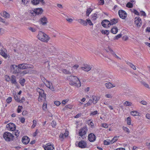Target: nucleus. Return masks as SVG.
Returning <instances> with one entry per match:
<instances>
[{"label": "nucleus", "mask_w": 150, "mask_h": 150, "mask_svg": "<svg viewBox=\"0 0 150 150\" xmlns=\"http://www.w3.org/2000/svg\"><path fill=\"white\" fill-rule=\"evenodd\" d=\"M68 80L69 81V84L72 86L80 87L81 86V82L76 76H70L67 77Z\"/></svg>", "instance_id": "f257e3e1"}, {"label": "nucleus", "mask_w": 150, "mask_h": 150, "mask_svg": "<svg viewBox=\"0 0 150 150\" xmlns=\"http://www.w3.org/2000/svg\"><path fill=\"white\" fill-rule=\"evenodd\" d=\"M37 37L40 40L44 42H47L50 39L47 35L40 31H39Z\"/></svg>", "instance_id": "f03ea898"}, {"label": "nucleus", "mask_w": 150, "mask_h": 150, "mask_svg": "<svg viewBox=\"0 0 150 150\" xmlns=\"http://www.w3.org/2000/svg\"><path fill=\"white\" fill-rule=\"evenodd\" d=\"M36 91L38 92L39 94L38 98V101L41 102L45 100L46 94L44 93V90L42 89L37 88L36 89Z\"/></svg>", "instance_id": "7ed1b4c3"}, {"label": "nucleus", "mask_w": 150, "mask_h": 150, "mask_svg": "<svg viewBox=\"0 0 150 150\" xmlns=\"http://www.w3.org/2000/svg\"><path fill=\"white\" fill-rule=\"evenodd\" d=\"M3 137L6 141L9 142L14 139L13 134L8 132H5L3 134Z\"/></svg>", "instance_id": "20e7f679"}, {"label": "nucleus", "mask_w": 150, "mask_h": 150, "mask_svg": "<svg viewBox=\"0 0 150 150\" xmlns=\"http://www.w3.org/2000/svg\"><path fill=\"white\" fill-rule=\"evenodd\" d=\"M18 67L20 69H33V66L31 64H21L18 65Z\"/></svg>", "instance_id": "39448f33"}, {"label": "nucleus", "mask_w": 150, "mask_h": 150, "mask_svg": "<svg viewBox=\"0 0 150 150\" xmlns=\"http://www.w3.org/2000/svg\"><path fill=\"white\" fill-rule=\"evenodd\" d=\"M87 131V129L86 127H83L81 128L79 130V136L82 137L83 139L84 138H86V134Z\"/></svg>", "instance_id": "423d86ee"}, {"label": "nucleus", "mask_w": 150, "mask_h": 150, "mask_svg": "<svg viewBox=\"0 0 150 150\" xmlns=\"http://www.w3.org/2000/svg\"><path fill=\"white\" fill-rule=\"evenodd\" d=\"M11 72L13 74H16L20 73V71L18 67V65H12L10 66Z\"/></svg>", "instance_id": "0eeeda50"}, {"label": "nucleus", "mask_w": 150, "mask_h": 150, "mask_svg": "<svg viewBox=\"0 0 150 150\" xmlns=\"http://www.w3.org/2000/svg\"><path fill=\"white\" fill-rule=\"evenodd\" d=\"M43 10L41 8H37L34 9V10L30 12L34 16L37 15H39L41 14L43 12Z\"/></svg>", "instance_id": "6e6552de"}, {"label": "nucleus", "mask_w": 150, "mask_h": 150, "mask_svg": "<svg viewBox=\"0 0 150 150\" xmlns=\"http://www.w3.org/2000/svg\"><path fill=\"white\" fill-rule=\"evenodd\" d=\"M40 24L43 25H46L48 23L47 19L45 16L40 18L39 20Z\"/></svg>", "instance_id": "1a4fd4ad"}, {"label": "nucleus", "mask_w": 150, "mask_h": 150, "mask_svg": "<svg viewBox=\"0 0 150 150\" xmlns=\"http://www.w3.org/2000/svg\"><path fill=\"white\" fill-rule=\"evenodd\" d=\"M118 14L120 17L123 19L125 18L127 16V14L125 11L120 10L118 11Z\"/></svg>", "instance_id": "9d476101"}, {"label": "nucleus", "mask_w": 150, "mask_h": 150, "mask_svg": "<svg viewBox=\"0 0 150 150\" xmlns=\"http://www.w3.org/2000/svg\"><path fill=\"white\" fill-rule=\"evenodd\" d=\"M142 21L139 17H137L135 18L134 24L138 27H139L142 25Z\"/></svg>", "instance_id": "9b49d317"}, {"label": "nucleus", "mask_w": 150, "mask_h": 150, "mask_svg": "<svg viewBox=\"0 0 150 150\" xmlns=\"http://www.w3.org/2000/svg\"><path fill=\"white\" fill-rule=\"evenodd\" d=\"M6 128L10 131H13L16 129V126L13 123H10L6 125Z\"/></svg>", "instance_id": "f8f14e48"}, {"label": "nucleus", "mask_w": 150, "mask_h": 150, "mask_svg": "<svg viewBox=\"0 0 150 150\" xmlns=\"http://www.w3.org/2000/svg\"><path fill=\"white\" fill-rule=\"evenodd\" d=\"M6 52V50L5 49H1L0 52V54L5 59L7 58V57H9V55L7 54Z\"/></svg>", "instance_id": "ddd939ff"}, {"label": "nucleus", "mask_w": 150, "mask_h": 150, "mask_svg": "<svg viewBox=\"0 0 150 150\" xmlns=\"http://www.w3.org/2000/svg\"><path fill=\"white\" fill-rule=\"evenodd\" d=\"M91 66L88 64H84L83 66L81 67V69L86 72H88L90 71L91 69Z\"/></svg>", "instance_id": "4468645a"}, {"label": "nucleus", "mask_w": 150, "mask_h": 150, "mask_svg": "<svg viewBox=\"0 0 150 150\" xmlns=\"http://www.w3.org/2000/svg\"><path fill=\"white\" fill-rule=\"evenodd\" d=\"M102 26L105 28H108L110 27V21L107 20H105L101 22Z\"/></svg>", "instance_id": "2eb2a0df"}, {"label": "nucleus", "mask_w": 150, "mask_h": 150, "mask_svg": "<svg viewBox=\"0 0 150 150\" xmlns=\"http://www.w3.org/2000/svg\"><path fill=\"white\" fill-rule=\"evenodd\" d=\"M44 79L45 80L44 81V83L45 84V86L48 88H49L51 90H53V88L52 86V83L50 81H47L45 79Z\"/></svg>", "instance_id": "dca6fc26"}, {"label": "nucleus", "mask_w": 150, "mask_h": 150, "mask_svg": "<svg viewBox=\"0 0 150 150\" xmlns=\"http://www.w3.org/2000/svg\"><path fill=\"white\" fill-rule=\"evenodd\" d=\"M78 146L81 148H83L86 147L87 146L86 143L84 141H79L78 144Z\"/></svg>", "instance_id": "f3484780"}, {"label": "nucleus", "mask_w": 150, "mask_h": 150, "mask_svg": "<svg viewBox=\"0 0 150 150\" xmlns=\"http://www.w3.org/2000/svg\"><path fill=\"white\" fill-rule=\"evenodd\" d=\"M88 140L90 142H93L96 139L95 135L93 133L90 134L88 136Z\"/></svg>", "instance_id": "a211bd4d"}, {"label": "nucleus", "mask_w": 150, "mask_h": 150, "mask_svg": "<svg viewBox=\"0 0 150 150\" xmlns=\"http://www.w3.org/2000/svg\"><path fill=\"white\" fill-rule=\"evenodd\" d=\"M30 139L27 136L23 137L22 139V141L23 143L25 144H28L30 142Z\"/></svg>", "instance_id": "6ab92c4d"}, {"label": "nucleus", "mask_w": 150, "mask_h": 150, "mask_svg": "<svg viewBox=\"0 0 150 150\" xmlns=\"http://www.w3.org/2000/svg\"><path fill=\"white\" fill-rule=\"evenodd\" d=\"M44 149L45 150H54V149L53 145L49 144L46 145Z\"/></svg>", "instance_id": "aec40b11"}, {"label": "nucleus", "mask_w": 150, "mask_h": 150, "mask_svg": "<svg viewBox=\"0 0 150 150\" xmlns=\"http://www.w3.org/2000/svg\"><path fill=\"white\" fill-rule=\"evenodd\" d=\"M92 98L93 104H95L97 103L100 99V97H99L95 95L92 96Z\"/></svg>", "instance_id": "412c9836"}, {"label": "nucleus", "mask_w": 150, "mask_h": 150, "mask_svg": "<svg viewBox=\"0 0 150 150\" xmlns=\"http://www.w3.org/2000/svg\"><path fill=\"white\" fill-rule=\"evenodd\" d=\"M40 1L42 2V4H44L45 2L43 1V0H32L31 1L32 3L34 5H36L38 4Z\"/></svg>", "instance_id": "4be33fe9"}, {"label": "nucleus", "mask_w": 150, "mask_h": 150, "mask_svg": "<svg viewBox=\"0 0 150 150\" xmlns=\"http://www.w3.org/2000/svg\"><path fill=\"white\" fill-rule=\"evenodd\" d=\"M105 86L107 88L110 89L114 87L115 85H114L110 82H108L105 83Z\"/></svg>", "instance_id": "5701e85b"}, {"label": "nucleus", "mask_w": 150, "mask_h": 150, "mask_svg": "<svg viewBox=\"0 0 150 150\" xmlns=\"http://www.w3.org/2000/svg\"><path fill=\"white\" fill-rule=\"evenodd\" d=\"M11 81L12 83L15 85H16L17 83L16 81V77L14 75H12L11 76Z\"/></svg>", "instance_id": "b1692460"}, {"label": "nucleus", "mask_w": 150, "mask_h": 150, "mask_svg": "<svg viewBox=\"0 0 150 150\" xmlns=\"http://www.w3.org/2000/svg\"><path fill=\"white\" fill-rule=\"evenodd\" d=\"M131 115L133 116H140V113L137 111H132L130 112Z\"/></svg>", "instance_id": "393cba45"}, {"label": "nucleus", "mask_w": 150, "mask_h": 150, "mask_svg": "<svg viewBox=\"0 0 150 150\" xmlns=\"http://www.w3.org/2000/svg\"><path fill=\"white\" fill-rule=\"evenodd\" d=\"M78 21L79 22L84 25L86 26L87 25V22H86V21H85L82 19H79L78 20Z\"/></svg>", "instance_id": "a878e982"}, {"label": "nucleus", "mask_w": 150, "mask_h": 150, "mask_svg": "<svg viewBox=\"0 0 150 150\" xmlns=\"http://www.w3.org/2000/svg\"><path fill=\"white\" fill-rule=\"evenodd\" d=\"M1 15L6 18H8L10 17V15L6 11H4L1 13Z\"/></svg>", "instance_id": "bb28decb"}, {"label": "nucleus", "mask_w": 150, "mask_h": 150, "mask_svg": "<svg viewBox=\"0 0 150 150\" xmlns=\"http://www.w3.org/2000/svg\"><path fill=\"white\" fill-rule=\"evenodd\" d=\"M118 22V19L114 18L111 20L110 21V25H112L117 23Z\"/></svg>", "instance_id": "cd10ccee"}, {"label": "nucleus", "mask_w": 150, "mask_h": 150, "mask_svg": "<svg viewBox=\"0 0 150 150\" xmlns=\"http://www.w3.org/2000/svg\"><path fill=\"white\" fill-rule=\"evenodd\" d=\"M118 31V29L117 27L116 26H114L112 28L111 30V32L114 34H115L117 33Z\"/></svg>", "instance_id": "c85d7f7f"}, {"label": "nucleus", "mask_w": 150, "mask_h": 150, "mask_svg": "<svg viewBox=\"0 0 150 150\" xmlns=\"http://www.w3.org/2000/svg\"><path fill=\"white\" fill-rule=\"evenodd\" d=\"M123 105L125 106H130L132 105V103L131 102L128 101H126L124 103Z\"/></svg>", "instance_id": "c756f323"}, {"label": "nucleus", "mask_w": 150, "mask_h": 150, "mask_svg": "<svg viewBox=\"0 0 150 150\" xmlns=\"http://www.w3.org/2000/svg\"><path fill=\"white\" fill-rule=\"evenodd\" d=\"M127 64L134 70H136V67L132 63L129 62H127Z\"/></svg>", "instance_id": "7c9ffc66"}, {"label": "nucleus", "mask_w": 150, "mask_h": 150, "mask_svg": "<svg viewBox=\"0 0 150 150\" xmlns=\"http://www.w3.org/2000/svg\"><path fill=\"white\" fill-rule=\"evenodd\" d=\"M92 11V9L91 8H88L86 11V15L87 16H88L90 14Z\"/></svg>", "instance_id": "2f4dec72"}, {"label": "nucleus", "mask_w": 150, "mask_h": 150, "mask_svg": "<svg viewBox=\"0 0 150 150\" xmlns=\"http://www.w3.org/2000/svg\"><path fill=\"white\" fill-rule=\"evenodd\" d=\"M141 83L145 87L149 89H150L149 86L147 83L144 81H141Z\"/></svg>", "instance_id": "473e14b6"}, {"label": "nucleus", "mask_w": 150, "mask_h": 150, "mask_svg": "<svg viewBox=\"0 0 150 150\" xmlns=\"http://www.w3.org/2000/svg\"><path fill=\"white\" fill-rule=\"evenodd\" d=\"M118 137L115 136L111 140V144H113L118 139Z\"/></svg>", "instance_id": "72a5a7b5"}, {"label": "nucleus", "mask_w": 150, "mask_h": 150, "mask_svg": "<svg viewBox=\"0 0 150 150\" xmlns=\"http://www.w3.org/2000/svg\"><path fill=\"white\" fill-rule=\"evenodd\" d=\"M97 18V15L96 13H94L92 15L91 17V20H95Z\"/></svg>", "instance_id": "f704fd0d"}, {"label": "nucleus", "mask_w": 150, "mask_h": 150, "mask_svg": "<svg viewBox=\"0 0 150 150\" xmlns=\"http://www.w3.org/2000/svg\"><path fill=\"white\" fill-rule=\"evenodd\" d=\"M122 129L125 132L128 133L130 132V130H129V128L127 127L123 126L122 127Z\"/></svg>", "instance_id": "c9c22d12"}, {"label": "nucleus", "mask_w": 150, "mask_h": 150, "mask_svg": "<svg viewBox=\"0 0 150 150\" xmlns=\"http://www.w3.org/2000/svg\"><path fill=\"white\" fill-rule=\"evenodd\" d=\"M62 72L65 74H71V72L69 71L66 69H63L62 70Z\"/></svg>", "instance_id": "e433bc0d"}, {"label": "nucleus", "mask_w": 150, "mask_h": 150, "mask_svg": "<svg viewBox=\"0 0 150 150\" xmlns=\"http://www.w3.org/2000/svg\"><path fill=\"white\" fill-rule=\"evenodd\" d=\"M33 124L31 127L32 128H34L37 125V121L36 120H34L33 121Z\"/></svg>", "instance_id": "4c0bfd02"}, {"label": "nucleus", "mask_w": 150, "mask_h": 150, "mask_svg": "<svg viewBox=\"0 0 150 150\" xmlns=\"http://www.w3.org/2000/svg\"><path fill=\"white\" fill-rule=\"evenodd\" d=\"M14 98L15 100L18 102H19L20 103H22L23 102V101H21V100L19 98H18V96L16 95H15L14 96Z\"/></svg>", "instance_id": "58836bf2"}, {"label": "nucleus", "mask_w": 150, "mask_h": 150, "mask_svg": "<svg viewBox=\"0 0 150 150\" xmlns=\"http://www.w3.org/2000/svg\"><path fill=\"white\" fill-rule=\"evenodd\" d=\"M131 118L130 117H128L127 118V123L129 125H130L131 124Z\"/></svg>", "instance_id": "ea45409f"}, {"label": "nucleus", "mask_w": 150, "mask_h": 150, "mask_svg": "<svg viewBox=\"0 0 150 150\" xmlns=\"http://www.w3.org/2000/svg\"><path fill=\"white\" fill-rule=\"evenodd\" d=\"M126 6L129 8H132L133 7V4L130 2H128Z\"/></svg>", "instance_id": "a19ab883"}, {"label": "nucleus", "mask_w": 150, "mask_h": 150, "mask_svg": "<svg viewBox=\"0 0 150 150\" xmlns=\"http://www.w3.org/2000/svg\"><path fill=\"white\" fill-rule=\"evenodd\" d=\"M59 138L61 141L63 140V139L65 138V136H64L63 134L62 133H60L59 136Z\"/></svg>", "instance_id": "79ce46f5"}, {"label": "nucleus", "mask_w": 150, "mask_h": 150, "mask_svg": "<svg viewBox=\"0 0 150 150\" xmlns=\"http://www.w3.org/2000/svg\"><path fill=\"white\" fill-rule=\"evenodd\" d=\"M25 81V80L24 79H22L20 81V83L21 85L23 86L24 84V83Z\"/></svg>", "instance_id": "37998d69"}, {"label": "nucleus", "mask_w": 150, "mask_h": 150, "mask_svg": "<svg viewBox=\"0 0 150 150\" xmlns=\"http://www.w3.org/2000/svg\"><path fill=\"white\" fill-rule=\"evenodd\" d=\"M111 144V140H105L104 141V144L105 145H108Z\"/></svg>", "instance_id": "c03bdc74"}, {"label": "nucleus", "mask_w": 150, "mask_h": 150, "mask_svg": "<svg viewBox=\"0 0 150 150\" xmlns=\"http://www.w3.org/2000/svg\"><path fill=\"white\" fill-rule=\"evenodd\" d=\"M122 35L121 34H118V35L115 36V37H114V39L118 40V39H119V38H120L121 37Z\"/></svg>", "instance_id": "a18cd8bd"}, {"label": "nucleus", "mask_w": 150, "mask_h": 150, "mask_svg": "<svg viewBox=\"0 0 150 150\" xmlns=\"http://www.w3.org/2000/svg\"><path fill=\"white\" fill-rule=\"evenodd\" d=\"M12 101V98L11 97H9L6 100V102L8 103H9Z\"/></svg>", "instance_id": "49530a36"}, {"label": "nucleus", "mask_w": 150, "mask_h": 150, "mask_svg": "<svg viewBox=\"0 0 150 150\" xmlns=\"http://www.w3.org/2000/svg\"><path fill=\"white\" fill-rule=\"evenodd\" d=\"M42 108L44 110H46L47 108V104L45 103H44L42 105Z\"/></svg>", "instance_id": "de8ad7c7"}, {"label": "nucleus", "mask_w": 150, "mask_h": 150, "mask_svg": "<svg viewBox=\"0 0 150 150\" xmlns=\"http://www.w3.org/2000/svg\"><path fill=\"white\" fill-rule=\"evenodd\" d=\"M102 33L103 34L108 35L109 33V31L108 30H102Z\"/></svg>", "instance_id": "09e8293b"}, {"label": "nucleus", "mask_w": 150, "mask_h": 150, "mask_svg": "<svg viewBox=\"0 0 150 150\" xmlns=\"http://www.w3.org/2000/svg\"><path fill=\"white\" fill-rule=\"evenodd\" d=\"M86 21V22H87V23H88V24L90 25H93V24L91 21V20L89 19H87Z\"/></svg>", "instance_id": "8fccbe9b"}, {"label": "nucleus", "mask_w": 150, "mask_h": 150, "mask_svg": "<svg viewBox=\"0 0 150 150\" xmlns=\"http://www.w3.org/2000/svg\"><path fill=\"white\" fill-rule=\"evenodd\" d=\"M51 125L52 126V127H55L56 125V122H55L54 120H53L52 121V122L51 123Z\"/></svg>", "instance_id": "3c124183"}, {"label": "nucleus", "mask_w": 150, "mask_h": 150, "mask_svg": "<svg viewBox=\"0 0 150 150\" xmlns=\"http://www.w3.org/2000/svg\"><path fill=\"white\" fill-rule=\"evenodd\" d=\"M30 1V0H22V1L23 4H27Z\"/></svg>", "instance_id": "603ef678"}, {"label": "nucleus", "mask_w": 150, "mask_h": 150, "mask_svg": "<svg viewBox=\"0 0 150 150\" xmlns=\"http://www.w3.org/2000/svg\"><path fill=\"white\" fill-rule=\"evenodd\" d=\"M98 113V111L97 110L91 112L90 114V115H94Z\"/></svg>", "instance_id": "864d4df0"}, {"label": "nucleus", "mask_w": 150, "mask_h": 150, "mask_svg": "<svg viewBox=\"0 0 150 150\" xmlns=\"http://www.w3.org/2000/svg\"><path fill=\"white\" fill-rule=\"evenodd\" d=\"M140 103L144 105H146L147 104V102L144 100H142L141 101Z\"/></svg>", "instance_id": "5fc2aeb1"}, {"label": "nucleus", "mask_w": 150, "mask_h": 150, "mask_svg": "<svg viewBox=\"0 0 150 150\" xmlns=\"http://www.w3.org/2000/svg\"><path fill=\"white\" fill-rule=\"evenodd\" d=\"M19 131L17 130L15 132V135L16 136V138L19 135Z\"/></svg>", "instance_id": "6e6d98bb"}, {"label": "nucleus", "mask_w": 150, "mask_h": 150, "mask_svg": "<svg viewBox=\"0 0 150 150\" xmlns=\"http://www.w3.org/2000/svg\"><path fill=\"white\" fill-rule=\"evenodd\" d=\"M92 103H93L92 100L91 99H90L87 104L88 105H91Z\"/></svg>", "instance_id": "4d7b16f0"}, {"label": "nucleus", "mask_w": 150, "mask_h": 150, "mask_svg": "<svg viewBox=\"0 0 150 150\" xmlns=\"http://www.w3.org/2000/svg\"><path fill=\"white\" fill-rule=\"evenodd\" d=\"M66 20L69 23H71L73 21V20L71 18H67L66 19Z\"/></svg>", "instance_id": "13d9d810"}, {"label": "nucleus", "mask_w": 150, "mask_h": 150, "mask_svg": "<svg viewBox=\"0 0 150 150\" xmlns=\"http://www.w3.org/2000/svg\"><path fill=\"white\" fill-rule=\"evenodd\" d=\"M23 108L22 106H19L18 108L17 109V112L18 113H20L21 112V109Z\"/></svg>", "instance_id": "bf43d9fd"}, {"label": "nucleus", "mask_w": 150, "mask_h": 150, "mask_svg": "<svg viewBox=\"0 0 150 150\" xmlns=\"http://www.w3.org/2000/svg\"><path fill=\"white\" fill-rule=\"evenodd\" d=\"M105 96L107 98H112V96L111 94H108L105 95Z\"/></svg>", "instance_id": "052dcab7"}, {"label": "nucleus", "mask_w": 150, "mask_h": 150, "mask_svg": "<svg viewBox=\"0 0 150 150\" xmlns=\"http://www.w3.org/2000/svg\"><path fill=\"white\" fill-rule=\"evenodd\" d=\"M28 29L32 32H35L36 31V30L35 28L32 27H29L28 28Z\"/></svg>", "instance_id": "680f3d73"}, {"label": "nucleus", "mask_w": 150, "mask_h": 150, "mask_svg": "<svg viewBox=\"0 0 150 150\" xmlns=\"http://www.w3.org/2000/svg\"><path fill=\"white\" fill-rule=\"evenodd\" d=\"M68 133H69V132L68 131H65V133L63 134L64 136H65V138H66L68 135V134H69Z\"/></svg>", "instance_id": "e2e57ef3"}, {"label": "nucleus", "mask_w": 150, "mask_h": 150, "mask_svg": "<svg viewBox=\"0 0 150 150\" xmlns=\"http://www.w3.org/2000/svg\"><path fill=\"white\" fill-rule=\"evenodd\" d=\"M28 72L26 70H24L22 72H21L20 73V74H22L23 75H24L26 74H27Z\"/></svg>", "instance_id": "0e129e2a"}, {"label": "nucleus", "mask_w": 150, "mask_h": 150, "mask_svg": "<svg viewBox=\"0 0 150 150\" xmlns=\"http://www.w3.org/2000/svg\"><path fill=\"white\" fill-rule=\"evenodd\" d=\"M54 104L57 106H59L61 104V103L60 102L58 101H55L54 102Z\"/></svg>", "instance_id": "69168bd1"}, {"label": "nucleus", "mask_w": 150, "mask_h": 150, "mask_svg": "<svg viewBox=\"0 0 150 150\" xmlns=\"http://www.w3.org/2000/svg\"><path fill=\"white\" fill-rule=\"evenodd\" d=\"M102 127L105 128H107L108 127V125L106 123H104L102 124Z\"/></svg>", "instance_id": "338daca9"}, {"label": "nucleus", "mask_w": 150, "mask_h": 150, "mask_svg": "<svg viewBox=\"0 0 150 150\" xmlns=\"http://www.w3.org/2000/svg\"><path fill=\"white\" fill-rule=\"evenodd\" d=\"M146 117L148 119L150 120V114L149 113H147L146 115Z\"/></svg>", "instance_id": "774afa93"}]
</instances>
